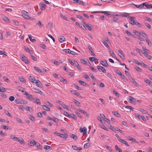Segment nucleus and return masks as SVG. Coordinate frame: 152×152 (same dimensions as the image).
I'll list each match as a JSON object with an SVG mask.
<instances>
[{"mask_svg": "<svg viewBox=\"0 0 152 152\" xmlns=\"http://www.w3.org/2000/svg\"><path fill=\"white\" fill-rule=\"evenodd\" d=\"M2 18L6 21L9 22V21L10 20L9 19L8 17L6 16H4Z\"/></svg>", "mask_w": 152, "mask_h": 152, "instance_id": "4c0bfd02", "label": "nucleus"}, {"mask_svg": "<svg viewBox=\"0 0 152 152\" xmlns=\"http://www.w3.org/2000/svg\"><path fill=\"white\" fill-rule=\"evenodd\" d=\"M129 99L130 101V103H134L136 102V100L131 96H129Z\"/></svg>", "mask_w": 152, "mask_h": 152, "instance_id": "9b49d317", "label": "nucleus"}, {"mask_svg": "<svg viewBox=\"0 0 152 152\" xmlns=\"http://www.w3.org/2000/svg\"><path fill=\"white\" fill-rule=\"evenodd\" d=\"M35 103H37L38 104L40 105L41 104V103L40 102V101L39 99L38 98H36L35 99V100L34 101Z\"/></svg>", "mask_w": 152, "mask_h": 152, "instance_id": "b1692460", "label": "nucleus"}, {"mask_svg": "<svg viewBox=\"0 0 152 152\" xmlns=\"http://www.w3.org/2000/svg\"><path fill=\"white\" fill-rule=\"evenodd\" d=\"M61 17L62 19L65 20L66 21H68V18L66 16L64 15L63 14H61Z\"/></svg>", "mask_w": 152, "mask_h": 152, "instance_id": "2f4dec72", "label": "nucleus"}, {"mask_svg": "<svg viewBox=\"0 0 152 152\" xmlns=\"http://www.w3.org/2000/svg\"><path fill=\"white\" fill-rule=\"evenodd\" d=\"M146 41L149 45L150 46L151 45V42L148 38H147L146 40Z\"/></svg>", "mask_w": 152, "mask_h": 152, "instance_id": "de8ad7c7", "label": "nucleus"}, {"mask_svg": "<svg viewBox=\"0 0 152 152\" xmlns=\"http://www.w3.org/2000/svg\"><path fill=\"white\" fill-rule=\"evenodd\" d=\"M24 49L26 52L29 53L30 54H33V52L31 50H30V49L28 48L27 47H24Z\"/></svg>", "mask_w": 152, "mask_h": 152, "instance_id": "2eb2a0df", "label": "nucleus"}, {"mask_svg": "<svg viewBox=\"0 0 152 152\" xmlns=\"http://www.w3.org/2000/svg\"><path fill=\"white\" fill-rule=\"evenodd\" d=\"M37 24L39 26L40 28H41L43 26V25L41 23L40 21H38Z\"/></svg>", "mask_w": 152, "mask_h": 152, "instance_id": "c85d7f7f", "label": "nucleus"}, {"mask_svg": "<svg viewBox=\"0 0 152 152\" xmlns=\"http://www.w3.org/2000/svg\"><path fill=\"white\" fill-rule=\"evenodd\" d=\"M40 47L41 48H42L46 49V47L45 46V45L44 44H42L41 45Z\"/></svg>", "mask_w": 152, "mask_h": 152, "instance_id": "774afa93", "label": "nucleus"}, {"mask_svg": "<svg viewBox=\"0 0 152 152\" xmlns=\"http://www.w3.org/2000/svg\"><path fill=\"white\" fill-rule=\"evenodd\" d=\"M35 145L39 149H41L42 146L39 144V143L36 142Z\"/></svg>", "mask_w": 152, "mask_h": 152, "instance_id": "7c9ffc66", "label": "nucleus"}, {"mask_svg": "<svg viewBox=\"0 0 152 152\" xmlns=\"http://www.w3.org/2000/svg\"><path fill=\"white\" fill-rule=\"evenodd\" d=\"M76 24L78 26L82 28L83 30H86V29L84 25L82 23L80 24L78 22H76Z\"/></svg>", "mask_w": 152, "mask_h": 152, "instance_id": "0eeeda50", "label": "nucleus"}, {"mask_svg": "<svg viewBox=\"0 0 152 152\" xmlns=\"http://www.w3.org/2000/svg\"><path fill=\"white\" fill-rule=\"evenodd\" d=\"M73 1V2L74 4H81L85 6L86 5L85 2H83V1L79 0H72Z\"/></svg>", "mask_w": 152, "mask_h": 152, "instance_id": "7ed1b4c3", "label": "nucleus"}, {"mask_svg": "<svg viewBox=\"0 0 152 152\" xmlns=\"http://www.w3.org/2000/svg\"><path fill=\"white\" fill-rule=\"evenodd\" d=\"M59 41L60 43H63L65 41V38L63 36H61L59 38Z\"/></svg>", "mask_w": 152, "mask_h": 152, "instance_id": "6ab92c4d", "label": "nucleus"}, {"mask_svg": "<svg viewBox=\"0 0 152 152\" xmlns=\"http://www.w3.org/2000/svg\"><path fill=\"white\" fill-rule=\"evenodd\" d=\"M57 134H58V136H59L61 137H62L64 140L66 139L68 136V135L66 133L64 134L61 133Z\"/></svg>", "mask_w": 152, "mask_h": 152, "instance_id": "39448f33", "label": "nucleus"}, {"mask_svg": "<svg viewBox=\"0 0 152 152\" xmlns=\"http://www.w3.org/2000/svg\"><path fill=\"white\" fill-rule=\"evenodd\" d=\"M71 92L73 94H74L75 95H76L79 98H82L80 96V94L79 92H77L75 91H71Z\"/></svg>", "mask_w": 152, "mask_h": 152, "instance_id": "1a4fd4ad", "label": "nucleus"}, {"mask_svg": "<svg viewBox=\"0 0 152 152\" xmlns=\"http://www.w3.org/2000/svg\"><path fill=\"white\" fill-rule=\"evenodd\" d=\"M90 145V144L89 143H87L84 145V148H88Z\"/></svg>", "mask_w": 152, "mask_h": 152, "instance_id": "e433bc0d", "label": "nucleus"}, {"mask_svg": "<svg viewBox=\"0 0 152 152\" xmlns=\"http://www.w3.org/2000/svg\"><path fill=\"white\" fill-rule=\"evenodd\" d=\"M129 18L130 19L129 23L132 25H134L135 23L134 20L135 18V17H134L130 16L129 17Z\"/></svg>", "mask_w": 152, "mask_h": 152, "instance_id": "20e7f679", "label": "nucleus"}, {"mask_svg": "<svg viewBox=\"0 0 152 152\" xmlns=\"http://www.w3.org/2000/svg\"><path fill=\"white\" fill-rule=\"evenodd\" d=\"M21 59L26 64H28L30 63V61L28 58L23 55L21 56Z\"/></svg>", "mask_w": 152, "mask_h": 152, "instance_id": "f03ea898", "label": "nucleus"}, {"mask_svg": "<svg viewBox=\"0 0 152 152\" xmlns=\"http://www.w3.org/2000/svg\"><path fill=\"white\" fill-rule=\"evenodd\" d=\"M118 52L119 53H118V54L120 57L122 58H124V56L123 53V51L120 50H118Z\"/></svg>", "mask_w": 152, "mask_h": 152, "instance_id": "dca6fc26", "label": "nucleus"}, {"mask_svg": "<svg viewBox=\"0 0 152 152\" xmlns=\"http://www.w3.org/2000/svg\"><path fill=\"white\" fill-rule=\"evenodd\" d=\"M69 117L72 118H73V119L75 120H77V119L76 116L75 115L73 114L70 115Z\"/></svg>", "mask_w": 152, "mask_h": 152, "instance_id": "cd10ccee", "label": "nucleus"}, {"mask_svg": "<svg viewBox=\"0 0 152 152\" xmlns=\"http://www.w3.org/2000/svg\"><path fill=\"white\" fill-rule=\"evenodd\" d=\"M44 148L45 150H49L51 148V147L48 145H45L44 146Z\"/></svg>", "mask_w": 152, "mask_h": 152, "instance_id": "79ce46f5", "label": "nucleus"}, {"mask_svg": "<svg viewBox=\"0 0 152 152\" xmlns=\"http://www.w3.org/2000/svg\"><path fill=\"white\" fill-rule=\"evenodd\" d=\"M29 118L31 120L33 121H34L35 119L34 117L32 115H30Z\"/></svg>", "mask_w": 152, "mask_h": 152, "instance_id": "338daca9", "label": "nucleus"}, {"mask_svg": "<svg viewBox=\"0 0 152 152\" xmlns=\"http://www.w3.org/2000/svg\"><path fill=\"white\" fill-rule=\"evenodd\" d=\"M115 148L116 150L118 151L119 152H122V150L121 148H119L117 145H116L115 146Z\"/></svg>", "mask_w": 152, "mask_h": 152, "instance_id": "c756f323", "label": "nucleus"}, {"mask_svg": "<svg viewBox=\"0 0 152 152\" xmlns=\"http://www.w3.org/2000/svg\"><path fill=\"white\" fill-rule=\"evenodd\" d=\"M127 138L129 140H131V141H133L136 143H138V142L136 141V139L134 138H132L131 137H130V136H128Z\"/></svg>", "mask_w": 152, "mask_h": 152, "instance_id": "aec40b11", "label": "nucleus"}, {"mask_svg": "<svg viewBox=\"0 0 152 152\" xmlns=\"http://www.w3.org/2000/svg\"><path fill=\"white\" fill-rule=\"evenodd\" d=\"M28 78L32 83H35V82H34V81H36V80L34 77L30 76L28 77Z\"/></svg>", "mask_w": 152, "mask_h": 152, "instance_id": "f8f14e48", "label": "nucleus"}, {"mask_svg": "<svg viewBox=\"0 0 152 152\" xmlns=\"http://www.w3.org/2000/svg\"><path fill=\"white\" fill-rule=\"evenodd\" d=\"M86 25V26L87 28L90 31H91L92 30V28L91 27V25L89 23H87Z\"/></svg>", "mask_w": 152, "mask_h": 152, "instance_id": "4be33fe9", "label": "nucleus"}, {"mask_svg": "<svg viewBox=\"0 0 152 152\" xmlns=\"http://www.w3.org/2000/svg\"><path fill=\"white\" fill-rule=\"evenodd\" d=\"M139 34L142 35L143 37H147V34H145V32H143L142 33L140 32Z\"/></svg>", "mask_w": 152, "mask_h": 152, "instance_id": "3c124183", "label": "nucleus"}, {"mask_svg": "<svg viewBox=\"0 0 152 152\" xmlns=\"http://www.w3.org/2000/svg\"><path fill=\"white\" fill-rule=\"evenodd\" d=\"M100 13H104L105 15H110V14L109 13V12L108 11H100Z\"/></svg>", "mask_w": 152, "mask_h": 152, "instance_id": "09e8293b", "label": "nucleus"}, {"mask_svg": "<svg viewBox=\"0 0 152 152\" xmlns=\"http://www.w3.org/2000/svg\"><path fill=\"white\" fill-rule=\"evenodd\" d=\"M5 113L9 117H11V115L10 114V113L8 111H5Z\"/></svg>", "mask_w": 152, "mask_h": 152, "instance_id": "680f3d73", "label": "nucleus"}, {"mask_svg": "<svg viewBox=\"0 0 152 152\" xmlns=\"http://www.w3.org/2000/svg\"><path fill=\"white\" fill-rule=\"evenodd\" d=\"M35 83L36 84V85L37 86L40 88H42V85L40 82L38 80H36Z\"/></svg>", "mask_w": 152, "mask_h": 152, "instance_id": "9d476101", "label": "nucleus"}, {"mask_svg": "<svg viewBox=\"0 0 152 152\" xmlns=\"http://www.w3.org/2000/svg\"><path fill=\"white\" fill-rule=\"evenodd\" d=\"M88 48L89 51L91 52V53H90L92 56H95V54L94 53L93 50L92 48L90 46H88Z\"/></svg>", "mask_w": 152, "mask_h": 152, "instance_id": "4468645a", "label": "nucleus"}, {"mask_svg": "<svg viewBox=\"0 0 152 152\" xmlns=\"http://www.w3.org/2000/svg\"><path fill=\"white\" fill-rule=\"evenodd\" d=\"M133 32L134 34L136 35H138L139 34V33L137 30H134L133 31Z\"/></svg>", "mask_w": 152, "mask_h": 152, "instance_id": "864d4df0", "label": "nucleus"}, {"mask_svg": "<svg viewBox=\"0 0 152 152\" xmlns=\"http://www.w3.org/2000/svg\"><path fill=\"white\" fill-rule=\"evenodd\" d=\"M110 53L113 57L114 58L115 57H116L115 54L113 52V51H111L110 50Z\"/></svg>", "mask_w": 152, "mask_h": 152, "instance_id": "a18cd8bd", "label": "nucleus"}, {"mask_svg": "<svg viewBox=\"0 0 152 152\" xmlns=\"http://www.w3.org/2000/svg\"><path fill=\"white\" fill-rule=\"evenodd\" d=\"M120 76L122 78V79L123 80H125V81H127V80L126 79V77L125 76V75H124L123 74H122Z\"/></svg>", "mask_w": 152, "mask_h": 152, "instance_id": "4d7b16f0", "label": "nucleus"}, {"mask_svg": "<svg viewBox=\"0 0 152 152\" xmlns=\"http://www.w3.org/2000/svg\"><path fill=\"white\" fill-rule=\"evenodd\" d=\"M41 10H44L45 9V7H46V5L43 4H42L41 3H40L39 4Z\"/></svg>", "mask_w": 152, "mask_h": 152, "instance_id": "ddd939ff", "label": "nucleus"}, {"mask_svg": "<svg viewBox=\"0 0 152 152\" xmlns=\"http://www.w3.org/2000/svg\"><path fill=\"white\" fill-rule=\"evenodd\" d=\"M17 141H18L20 144H22L24 143V141L23 139H20L19 138L18 139Z\"/></svg>", "mask_w": 152, "mask_h": 152, "instance_id": "8fccbe9b", "label": "nucleus"}, {"mask_svg": "<svg viewBox=\"0 0 152 152\" xmlns=\"http://www.w3.org/2000/svg\"><path fill=\"white\" fill-rule=\"evenodd\" d=\"M21 100H20V99H16L15 100V103L17 104H20V103H21L20 102V101Z\"/></svg>", "mask_w": 152, "mask_h": 152, "instance_id": "69168bd1", "label": "nucleus"}, {"mask_svg": "<svg viewBox=\"0 0 152 152\" xmlns=\"http://www.w3.org/2000/svg\"><path fill=\"white\" fill-rule=\"evenodd\" d=\"M14 140L17 141L18 140V139L19 138L17 137H15L14 135H11L10 136Z\"/></svg>", "mask_w": 152, "mask_h": 152, "instance_id": "5701e85b", "label": "nucleus"}, {"mask_svg": "<svg viewBox=\"0 0 152 152\" xmlns=\"http://www.w3.org/2000/svg\"><path fill=\"white\" fill-rule=\"evenodd\" d=\"M102 42L103 43V44H104V45L107 48L109 49H110V47L109 46L108 44L107 43L105 42L104 40Z\"/></svg>", "mask_w": 152, "mask_h": 152, "instance_id": "37998d69", "label": "nucleus"}, {"mask_svg": "<svg viewBox=\"0 0 152 152\" xmlns=\"http://www.w3.org/2000/svg\"><path fill=\"white\" fill-rule=\"evenodd\" d=\"M16 121L18 122L21 123V124H23V122L22 120L18 118H16Z\"/></svg>", "mask_w": 152, "mask_h": 152, "instance_id": "bf43d9fd", "label": "nucleus"}, {"mask_svg": "<svg viewBox=\"0 0 152 152\" xmlns=\"http://www.w3.org/2000/svg\"><path fill=\"white\" fill-rule=\"evenodd\" d=\"M34 69L35 70L39 73H42V71L40 68L34 66Z\"/></svg>", "mask_w": 152, "mask_h": 152, "instance_id": "a211bd4d", "label": "nucleus"}, {"mask_svg": "<svg viewBox=\"0 0 152 152\" xmlns=\"http://www.w3.org/2000/svg\"><path fill=\"white\" fill-rule=\"evenodd\" d=\"M70 136L73 138V139L74 140H77V136L73 134H71L70 135Z\"/></svg>", "mask_w": 152, "mask_h": 152, "instance_id": "393cba45", "label": "nucleus"}, {"mask_svg": "<svg viewBox=\"0 0 152 152\" xmlns=\"http://www.w3.org/2000/svg\"><path fill=\"white\" fill-rule=\"evenodd\" d=\"M109 128L110 129H111L113 132H115L116 131V129L112 126L111 125H110Z\"/></svg>", "mask_w": 152, "mask_h": 152, "instance_id": "58836bf2", "label": "nucleus"}, {"mask_svg": "<svg viewBox=\"0 0 152 152\" xmlns=\"http://www.w3.org/2000/svg\"><path fill=\"white\" fill-rule=\"evenodd\" d=\"M83 135L85 134L87 132V129L85 127L83 128Z\"/></svg>", "mask_w": 152, "mask_h": 152, "instance_id": "13d9d810", "label": "nucleus"}, {"mask_svg": "<svg viewBox=\"0 0 152 152\" xmlns=\"http://www.w3.org/2000/svg\"><path fill=\"white\" fill-rule=\"evenodd\" d=\"M112 113L114 115H116L117 117H120V115L116 111H113L112 112Z\"/></svg>", "mask_w": 152, "mask_h": 152, "instance_id": "72a5a7b5", "label": "nucleus"}, {"mask_svg": "<svg viewBox=\"0 0 152 152\" xmlns=\"http://www.w3.org/2000/svg\"><path fill=\"white\" fill-rule=\"evenodd\" d=\"M97 67L98 70L100 71H102L103 72L105 73L106 70L105 68L102 66H97Z\"/></svg>", "mask_w": 152, "mask_h": 152, "instance_id": "423d86ee", "label": "nucleus"}, {"mask_svg": "<svg viewBox=\"0 0 152 152\" xmlns=\"http://www.w3.org/2000/svg\"><path fill=\"white\" fill-rule=\"evenodd\" d=\"M113 20L115 22H117L118 21V19L116 17H114L113 18Z\"/></svg>", "mask_w": 152, "mask_h": 152, "instance_id": "052dcab7", "label": "nucleus"}, {"mask_svg": "<svg viewBox=\"0 0 152 152\" xmlns=\"http://www.w3.org/2000/svg\"><path fill=\"white\" fill-rule=\"evenodd\" d=\"M82 75L84 77H85L87 80L90 79L89 76L87 74L85 73H82Z\"/></svg>", "mask_w": 152, "mask_h": 152, "instance_id": "473e14b6", "label": "nucleus"}, {"mask_svg": "<svg viewBox=\"0 0 152 152\" xmlns=\"http://www.w3.org/2000/svg\"><path fill=\"white\" fill-rule=\"evenodd\" d=\"M89 60L90 61L92 62H93L95 61L98 60V59H97L96 58H95L94 57H89Z\"/></svg>", "mask_w": 152, "mask_h": 152, "instance_id": "bb28decb", "label": "nucleus"}, {"mask_svg": "<svg viewBox=\"0 0 152 152\" xmlns=\"http://www.w3.org/2000/svg\"><path fill=\"white\" fill-rule=\"evenodd\" d=\"M145 81L146 83L148 84V85H151V83H152V82L148 79H146Z\"/></svg>", "mask_w": 152, "mask_h": 152, "instance_id": "ea45409f", "label": "nucleus"}, {"mask_svg": "<svg viewBox=\"0 0 152 152\" xmlns=\"http://www.w3.org/2000/svg\"><path fill=\"white\" fill-rule=\"evenodd\" d=\"M100 127L104 130H105L106 131H108V129L105 126L103 125L102 124L100 126Z\"/></svg>", "mask_w": 152, "mask_h": 152, "instance_id": "49530a36", "label": "nucleus"}, {"mask_svg": "<svg viewBox=\"0 0 152 152\" xmlns=\"http://www.w3.org/2000/svg\"><path fill=\"white\" fill-rule=\"evenodd\" d=\"M21 13L22 14V16L25 19L31 20H32L34 19V18L29 17V16L28 13L25 10H23L22 11Z\"/></svg>", "mask_w": 152, "mask_h": 152, "instance_id": "f257e3e1", "label": "nucleus"}, {"mask_svg": "<svg viewBox=\"0 0 152 152\" xmlns=\"http://www.w3.org/2000/svg\"><path fill=\"white\" fill-rule=\"evenodd\" d=\"M52 26L51 24L48 23L46 25V27L47 28L50 29L52 28Z\"/></svg>", "mask_w": 152, "mask_h": 152, "instance_id": "f704fd0d", "label": "nucleus"}, {"mask_svg": "<svg viewBox=\"0 0 152 152\" xmlns=\"http://www.w3.org/2000/svg\"><path fill=\"white\" fill-rule=\"evenodd\" d=\"M19 78L20 80L22 82L25 83L26 82L25 80L22 77H19Z\"/></svg>", "mask_w": 152, "mask_h": 152, "instance_id": "c03bdc74", "label": "nucleus"}, {"mask_svg": "<svg viewBox=\"0 0 152 152\" xmlns=\"http://www.w3.org/2000/svg\"><path fill=\"white\" fill-rule=\"evenodd\" d=\"M6 89L2 87L0 88V92H4L6 91Z\"/></svg>", "mask_w": 152, "mask_h": 152, "instance_id": "5fc2aeb1", "label": "nucleus"}, {"mask_svg": "<svg viewBox=\"0 0 152 152\" xmlns=\"http://www.w3.org/2000/svg\"><path fill=\"white\" fill-rule=\"evenodd\" d=\"M139 110L142 112V113H144V114H147L148 113L145 110L141 109V108H140L139 109Z\"/></svg>", "mask_w": 152, "mask_h": 152, "instance_id": "c9c22d12", "label": "nucleus"}, {"mask_svg": "<svg viewBox=\"0 0 152 152\" xmlns=\"http://www.w3.org/2000/svg\"><path fill=\"white\" fill-rule=\"evenodd\" d=\"M80 61L81 62L84 64H86L87 63V61H85L83 59H80Z\"/></svg>", "mask_w": 152, "mask_h": 152, "instance_id": "0e129e2a", "label": "nucleus"}, {"mask_svg": "<svg viewBox=\"0 0 152 152\" xmlns=\"http://www.w3.org/2000/svg\"><path fill=\"white\" fill-rule=\"evenodd\" d=\"M63 51H64L65 52L67 53H70V50L69 49H64Z\"/></svg>", "mask_w": 152, "mask_h": 152, "instance_id": "603ef678", "label": "nucleus"}, {"mask_svg": "<svg viewBox=\"0 0 152 152\" xmlns=\"http://www.w3.org/2000/svg\"><path fill=\"white\" fill-rule=\"evenodd\" d=\"M42 107L45 110L47 111H49L50 110V108L45 105H43Z\"/></svg>", "mask_w": 152, "mask_h": 152, "instance_id": "412c9836", "label": "nucleus"}, {"mask_svg": "<svg viewBox=\"0 0 152 152\" xmlns=\"http://www.w3.org/2000/svg\"><path fill=\"white\" fill-rule=\"evenodd\" d=\"M101 64L103 66L105 67H108L109 65L108 64L107 62L106 61H100Z\"/></svg>", "mask_w": 152, "mask_h": 152, "instance_id": "6e6552de", "label": "nucleus"}, {"mask_svg": "<svg viewBox=\"0 0 152 152\" xmlns=\"http://www.w3.org/2000/svg\"><path fill=\"white\" fill-rule=\"evenodd\" d=\"M9 100L11 102H12L15 100V97L13 96H10L9 98Z\"/></svg>", "mask_w": 152, "mask_h": 152, "instance_id": "6e6d98bb", "label": "nucleus"}, {"mask_svg": "<svg viewBox=\"0 0 152 152\" xmlns=\"http://www.w3.org/2000/svg\"><path fill=\"white\" fill-rule=\"evenodd\" d=\"M36 142L34 140L31 141L30 142V145L31 146H34V145H35Z\"/></svg>", "mask_w": 152, "mask_h": 152, "instance_id": "a19ab883", "label": "nucleus"}, {"mask_svg": "<svg viewBox=\"0 0 152 152\" xmlns=\"http://www.w3.org/2000/svg\"><path fill=\"white\" fill-rule=\"evenodd\" d=\"M125 107L129 109L132 110L133 109V108L132 107L129 105L126 106Z\"/></svg>", "mask_w": 152, "mask_h": 152, "instance_id": "e2e57ef3", "label": "nucleus"}, {"mask_svg": "<svg viewBox=\"0 0 152 152\" xmlns=\"http://www.w3.org/2000/svg\"><path fill=\"white\" fill-rule=\"evenodd\" d=\"M28 37L30 40L32 42H34L36 41V39H32V37L31 35L29 34L28 35Z\"/></svg>", "mask_w": 152, "mask_h": 152, "instance_id": "a878e982", "label": "nucleus"}, {"mask_svg": "<svg viewBox=\"0 0 152 152\" xmlns=\"http://www.w3.org/2000/svg\"><path fill=\"white\" fill-rule=\"evenodd\" d=\"M79 83L81 85L84 86H88V85L86 83V82L82 81L81 80H80L78 81Z\"/></svg>", "mask_w": 152, "mask_h": 152, "instance_id": "f3484780", "label": "nucleus"}]
</instances>
